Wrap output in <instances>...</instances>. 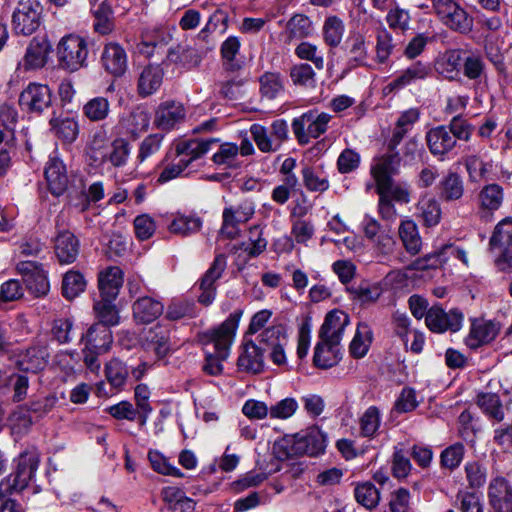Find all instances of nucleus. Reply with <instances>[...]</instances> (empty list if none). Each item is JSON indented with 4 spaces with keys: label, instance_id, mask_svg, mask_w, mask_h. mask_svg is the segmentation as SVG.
I'll return each mask as SVG.
<instances>
[{
    "label": "nucleus",
    "instance_id": "20e7f679",
    "mask_svg": "<svg viewBox=\"0 0 512 512\" xmlns=\"http://www.w3.org/2000/svg\"><path fill=\"white\" fill-rule=\"evenodd\" d=\"M43 22V6L38 0H19L12 14V29L18 35L30 36Z\"/></svg>",
    "mask_w": 512,
    "mask_h": 512
},
{
    "label": "nucleus",
    "instance_id": "393cba45",
    "mask_svg": "<svg viewBox=\"0 0 512 512\" xmlns=\"http://www.w3.org/2000/svg\"><path fill=\"white\" fill-rule=\"evenodd\" d=\"M55 254L62 264L73 263L79 254V240L70 231H61L55 238Z\"/></svg>",
    "mask_w": 512,
    "mask_h": 512
},
{
    "label": "nucleus",
    "instance_id": "6e6d98bb",
    "mask_svg": "<svg viewBox=\"0 0 512 512\" xmlns=\"http://www.w3.org/2000/svg\"><path fill=\"white\" fill-rule=\"evenodd\" d=\"M489 244L492 248L512 246V218L507 217L496 225Z\"/></svg>",
    "mask_w": 512,
    "mask_h": 512
},
{
    "label": "nucleus",
    "instance_id": "f704fd0d",
    "mask_svg": "<svg viewBox=\"0 0 512 512\" xmlns=\"http://www.w3.org/2000/svg\"><path fill=\"white\" fill-rule=\"evenodd\" d=\"M51 131L63 143L74 142L79 134L78 122L71 117H52L49 121Z\"/></svg>",
    "mask_w": 512,
    "mask_h": 512
},
{
    "label": "nucleus",
    "instance_id": "412c9836",
    "mask_svg": "<svg viewBox=\"0 0 512 512\" xmlns=\"http://www.w3.org/2000/svg\"><path fill=\"white\" fill-rule=\"evenodd\" d=\"M185 117V109L175 101L164 102L156 110L154 124L161 130H171Z\"/></svg>",
    "mask_w": 512,
    "mask_h": 512
},
{
    "label": "nucleus",
    "instance_id": "c756f323",
    "mask_svg": "<svg viewBox=\"0 0 512 512\" xmlns=\"http://www.w3.org/2000/svg\"><path fill=\"white\" fill-rule=\"evenodd\" d=\"M163 69L159 65H148L140 73L137 91L141 97L154 94L163 82Z\"/></svg>",
    "mask_w": 512,
    "mask_h": 512
},
{
    "label": "nucleus",
    "instance_id": "ea45409f",
    "mask_svg": "<svg viewBox=\"0 0 512 512\" xmlns=\"http://www.w3.org/2000/svg\"><path fill=\"white\" fill-rule=\"evenodd\" d=\"M399 237L407 250L412 255L418 254L421 250L422 241L418 227L413 220H403L399 226Z\"/></svg>",
    "mask_w": 512,
    "mask_h": 512
},
{
    "label": "nucleus",
    "instance_id": "052dcab7",
    "mask_svg": "<svg viewBox=\"0 0 512 512\" xmlns=\"http://www.w3.org/2000/svg\"><path fill=\"white\" fill-rule=\"evenodd\" d=\"M250 133L260 151L269 153L279 150L278 146L274 144L268 128L260 124H253L250 127Z\"/></svg>",
    "mask_w": 512,
    "mask_h": 512
},
{
    "label": "nucleus",
    "instance_id": "49530a36",
    "mask_svg": "<svg viewBox=\"0 0 512 512\" xmlns=\"http://www.w3.org/2000/svg\"><path fill=\"white\" fill-rule=\"evenodd\" d=\"M354 497L358 504L372 510L379 504L380 492L373 483L363 482L355 486Z\"/></svg>",
    "mask_w": 512,
    "mask_h": 512
},
{
    "label": "nucleus",
    "instance_id": "423d86ee",
    "mask_svg": "<svg viewBox=\"0 0 512 512\" xmlns=\"http://www.w3.org/2000/svg\"><path fill=\"white\" fill-rule=\"evenodd\" d=\"M88 53L86 41L74 34L64 36L57 46L59 64L69 71H77L85 66Z\"/></svg>",
    "mask_w": 512,
    "mask_h": 512
},
{
    "label": "nucleus",
    "instance_id": "603ef678",
    "mask_svg": "<svg viewBox=\"0 0 512 512\" xmlns=\"http://www.w3.org/2000/svg\"><path fill=\"white\" fill-rule=\"evenodd\" d=\"M462 58L459 50H450L437 61L436 69L444 77L453 79L459 72Z\"/></svg>",
    "mask_w": 512,
    "mask_h": 512
},
{
    "label": "nucleus",
    "instance_id": "a211bd4d",
    "mask_svg": "<svg viewBox=\"0 0 512 512\" xmlns=\"http://www.w3.org/2000/svg\"><path fill=\"white\" fill-rule=\"evenodd\" d=\"M499 333L497 323L484 319H475L470 327L468 336L465 338L466 345L476 349L496 338Z\"/></svg>",
    "mask_w": 512,
    "mask_h": 512
},
{
    "label": "nucleus",
    "instance_id": "6e6552de",
    "mask_svg": "<svg viewBox=\"0 0 512 512\" xmlns=\"http://www.w3.org/2000/svg\"><path fill=\"white\" fill-rule=\"evenodd\" d=\"M18 103L23 111L41 115L53 104L52 90L47 84L30 82L21 91Z\"/></svg>",
    "mask_w": 512,
    "mask_h": 512
},
{
    "label": "nucleus",
    "instance_id": "cd10ccee",
    "mask_svg": "<svg viewBox=\"0 0 512 512\" xmlns=\"http://www.w3.org/2000/svg\"><path fill=\"white\" fill-rule=\"evenodd\" d=\"M203 226V220L196 214H184L176 212L172 214V220L168 225L170 233L181 236L189 237L198 233Z\"/></svg>",
    "mask_w": 512,
    "mask_h": 512
},
{
    "label": "nucleus",
    "instance_id": "e2e57ef3",
    "mask_svg": "<svg viewBox=\"0 0 512 512\" xmlns=\"http://www.w3.org/2000/svg\"><path fill=\"white\" fill-rule=\"evenodd\" d=\"M149 123V113L144 109L137 108L126 119V128L131 135L138 136L148 129Z\"/></svg>",
    "mask_w": 512,
    "mask_h": 512
},
{
    "label": "nucleus",
    "instance_id": "b1692460",
    "mask_svg": "<svg viewBox=\"0 0 512 512\" xmlns=\"http://www.w3.org/2000/svg\"><path fill=\"white\" fill-rule=\"evenodd\" d=\"M503 200L502 187L495 183L488 184L480 190L477 196L479 212L482 216L492 215L501 207Z\"/></svg>",
    "mask_w": 512,
    "mask_h": 512
},
{
    "label": "nucleus",
    "instance_id": "13d9d810",
    "mask_svg": "<svg viewBox=\"0 0 512 512\" xmlns=\"http://www.w3.org/2000/svg\"><path fill=\"white\" fill-rule=\"evenodd\" d=\"M447 252L444 251V246L433 253L427 254L422 258L416 259L412 262L407 269L409 270H427V269H436L442 266L447 261Z\"/></svg>",
    "mask_w": 512,
    "mask_h": 512
},
{
    "label": "nucleus",
    "instance_id": "6ab92c4d",
    "mask_svg": "<svg viewBox=\"0 0 512 512\" xmlns=\"http://www.w3.org/2000/svg\"><path fill=\"white\" fill-rule=\"evenodd\" d=\"M49 360V352L46 346L36 345L27 348L17 355V367L26 372L37 373L43 370Z\"/></svg>",
    "mask_w": 512,
    "mask_h": 512
},
{
    "label": "nucleus",
    "instance_id": "c9c22d12",
    "mask_svg": "<svg viewBox=\"0 0 512 512\" xmlns=\"http://www.w3.org/2000/svg\"><path fill=\"white\" fill-rule=\"evenodd\" d=\"M50 52V45L45 39L34 38L27 47L24 65L27 69H37L45 65Z\"/></svg>",
    "mask_w": 512,
    "mask_h": 512
},
{
    "label": "nucleus",
    "instance_id": "1a4fd4ad",
    "mask_svg": "<svg viewBox=\"0 0 512 512\" xmlns=\"http://www.w3.org/2000/svg\"><path fill=\"white\" fill-rule=\"evenodd\" d=\"M255 207L251 201L245 200L237 205H229L223 209L220 236L225 239H236L241 232L240 225L251 219Z\"/></svg>",
    "mask_w": 512,
    "mask_h": 512
},
{
    "label": "nucleus",
    "instance_id": "4468645a",
    "mask_svg": "<svg viewBox=\"0 0 512 512\" xmlns=\"http://www.w3.org/2000/svg\"><path fill=\"white\" fill-rule=\"evenodd\" d=\"M101 62L104 69L114 77L122 76L128 67V57L125 49L118 43L111 42L105 45Z\"/></svg>",
    "mask_w": 512,
    "mask_h": 512
},
{
    "label": "nucleus",
    "instance_id": "473e14b6",
    "mask_svg": "<svg viewBox=\"0 0 512 512\" xmlns=\"http://www.w3.org/2000/svg\"><path fill=\"white\" fill-rule=\"evenodd\" d=\"M104 373L107 382L115 392L122 391L127 383L130 369L119 358H112L105 364Z\"/></svg>",
    "mask_w": 512,
    "mask_h": 512
},
{
    "label": "nucleus",
    "instance_id": "680f3d73",
    "mask_svg": "<svg viewBox=\"0 0 512 512\" xmlns=\"http://www.w3.org/2000/svg\"><path fill=\"white\" fill-rule=\"evenodd\" d=\"M259 343L263 345L262 351L278 346V344H287L288 339L282 326H271L259 334Z\"/></svg>",
    "mask_w": 512,
    "mask_h": 512
},
{
    "label": "nucleus",
    "instance_id": "bf43d9fd",
    "mask_svg": "<svg viewBox=\"0 0 512 512\" xmlns=\"http://www.w3.org/2000/svg\"><path fill=\"white\" fill-rule=\"evenodd\" d=\"M478 405L490 418L497 422L504 419V412L499 397L496 394L486 393L478 396Z\"/></svg>",
    "mask_w": 512,
    "mask_h": 512
},
{
    "label": "nucleus",
    "instance_id": "aec40b11",
    "mask_svg": "<svg viewBox=\"0 0 512 512\" xmlns=\"http://www.w3.org/2000/svg\"><path fill=\"white\" fill-rule=\"evenodd\" d=\"M430 72L431 69L428 64L417 61L407 67L399 76L387 84L383 91L385 94H389L395 90L402 89L416 81L424 80L429 76Z\"/></svg>",
    "mask_w": 512,
    "mask_h": 512
},
{
    "label": "nucleus",
    "instance_id": "4c0bfd02",
    "mask_svg": "<svg viewBox=\"0 0 512 512\" xmlns=\"http://www.w3.org/2000/svg\"><path fill=\"white\" fill-rule=\"evenodd\" d=\"M418 109L411 108L404 111L398 118L393 135L388 144V149L395 150L397 145L401 142L405 134L412 129L413 125L419 120Z\"/></svg>",
    "mask_w": 512,
    "mask_h": 512
},
{
    "label": "nucleus",
    "instance_id": "8fccbe9b",
    "mask_svg": "<svg viewBox=\"0 0 512 512\" xmlns=\"http://www.w3.org/2000/svg\"><path fill=\"white\" fill-rule=\"evenodd\" d=\"M8 423L13 434L27 433L33 425V418L28 407L25 404L18 406L9 416Z\"/></svg>",
    "mask_w": 512,
    "mask_h": 512
},
{
    "label": "nucleus",
    "instance_id": "de8ad7c7",
    "mask_svg": "<svg viewBox=\"0 0 512 512\" xmlns=\"http://www.w3.org/2000/svg\"><path fill=\"white\" fill-rule=\"evenodd\" d=\"M382 420V414L378 407L370 406L359 418L360 434L363 437L373 438L376 436Z\"/></svg>",
    "mask_w": 512,
    "mask_h": 512
},
{
    "label": "nucleus",
    "instance_id": "f257e3e1",
    "mask_svg": "<svg viewBox=\"0 0 512 512\" xmlns=\"http://www.w3.org/2000/svg\"><path fill=\"white\" fill-rule=\"evenodd\" d=\"M242 312L236 311L219 326L198 334V341L205 353L203 370L211 376L223 372V362L229 357Z\"/></svg>",
    "mask_w": 512,
    "mask_h": 512
},
{
    "label": "nucleus",
    "instance_id": "79ce46f5",
    "mask_svg": "<svg viewBox=\"0 0 512 512\" xmlns=\"http://www.w3.org/2000/svg\"><path fill=\"white\" fill-rule=\"evenodd\" d=\"M82 112L91 122L104 121L111 112L110 102L103 96L93 97L83 105Z\"/></svg>",
    "mask_w": 512,
    "mask_h": 512
},
{
    "label": "nucleus",
    "instance_id": "bb28decb",
    "mask_svg": "<svg viewBox=\"0 0 512 512\" xmlns=\"http://www.w3.org/2000/svg\"><path fill=\"white\" fill-rule=\"evenodd\" d=\"M163 304L149 296L139 297L132 305L133 317L138 323L148 324L163 313Z\"/></svg>",
    "mask_w": 512,
    "mask_h": 512
},
{
    "label": "nucleus",
    "instance_id": "a18cd8bd",
    "mask_svg": "<svg viewBox=\"0 0 512 512\" xmlns=\"http://www.w3.org/2000/svg\"><path fill=\"white\" fill-rule=\"evenodd\" d=\"M115 299L100 297L94 303V312L103 326H115L119 323V313L114 304Z\"/></svg>",
    "mask_w": 512,
    "mask_h": 512
},
{
    "label": "nucleus",
    "instance_id": "5fc2aeb1",
    "mask_svg": "<svg viewBox=\"0 0 512 512\" xmlns=\"http://www.w3.org/2000/svg\"><path fill=\"white\" fill-rule=\"evenodd\" d=\"M368 59V52L365 39L361 35L355 36L347 52V62L350 68L365 66Z\"/></svg>",
    "mask_w": 512,
    "mask_h": 512
},
{
    "label": "nucleus",
    "instance_id": "7ed1b4c3",
    "mask_svg": "<svg viewBox=\"0 0 512 512\" xmlns=\"http://www.w3.org/2000/svg\"><path fill=\"white\" fill-rule=\"evenodd\" d=\"M324 437L318 430H312L305 436L283 438L274 444V451L280 459L301 454L315 455L324 450Z\"/></svg>",
    "mask_w": 512,
    "mask_h": 512
},
{
    "label": "nucleus",
    "instance_id": "f8f14e48",
    "mask_svg": "<svg viewBox=\"0 0 512 512\" xmlns=\"http://www.w3.org/2000/svg\"><path fill=\"white\" fill-rule=\"evenodd\" d=\"M23 275L27 289L36 297L44 296L49 291V282L45 271L33 261H22L17 265Z\"/></svg>",
    "mask_w": 512,
    "mask_h": 512
},
{
    "label": "nucleus",
    "instance_id": "4be33fe9",
    "mask_svg": "<svg viewBox=\"0 0 512 512\" xmlns=\"http://www.w3.org/2000/svg\"><path fill=\"white\" fill-rule=\"evenodd\" d=\"M123 281V271L117 266H111L101 271L98 277L100 297L116 299Z\"/></svg>",
    "mask_w": 512,
    "mask_h": 512
},
{
    "label": "nucleus",
    "instance_id": "338daca9",
    "mask_svg": "<svg viewBox=\"0 0 512 512\" xmlns=\"http://www.w3.org/2000/svg\"><path fill=\"white\" fill-rule=\"evenodd\" d=\"M57 403V396L55 394H49L43 398L33 399L25 405L28 407L31 414L35 415L37 419H41L51 412Z\"/></svg>",
    "mask_w": 512,
    "mask_h": 512
},
{
    "label": "nucleus",
    "instance_id": "e433bc0d",
    "mask_svg": "<svg viewBox=\"0 0 512 512\" xmlns=\"http://www.w3.org/2000/svg\"><path fill=\"white\" fill-rule=\"evenodd\" d=\"M437 188L439 197L446 202L459 200L464 194L463 181L456 172L444 176Z\"/></svg>",
    "mask_w": 512,
    "mask_h": 512
},
{
    "label": "nucleus",
    "instance_id": "09e8293b",
    "mask_svg": "<svg viewBox=\"0 0 512 512\" xmlns=\"http://www.w3.org/2000/svg\"><path fill=\"white\" fill-rule=\"evenodd\" d=\"M260 93L267 99H275L284 91V81L280 73L265 72L260 78Z\"/></svg>",
    "mask_w": 512,
    "mask_h": 512
},
{
    "label": "nucleus",
    "instance_id": "a19ab883",
    "mask_svg": "<svg viewBox=\"0 0 512 512\" xmlns=\"http://www.w3.org/2000/svg\"><path fill=\"white\" fill-rule=\"evenodd\" d=\"M130 155V145L123 138H117L111 142L105 153H101V162H109L114 167H122L127 163Z\"/></svg>",
    "mask_w": 512,
    "mask_h": 512
},
{
    "label": "nucleus",
    "instance_id": "0e129e2a",
    "mask_svg": "<svg viewBox=\"0 0 512 512\" xmlns=\"http://www.w3.org/2000/svg\"><path fill=\"white\" fill-rule=\"evenodd\" d=\"M466 480L472 489L482 487L487 480V469L478 461L467 462L464 466Z\"/></svg>",
    "mask_w": 512,
    "mask_h": 512
},
{
    "label": "nucleus",
    "instance_id": "2f4dec72",
    "mask_svg": "<svg viewBox=\"0 0 512 512\" xmlns=\"http://www.w3.org/2000/svg\"><path fill=\"white\" fill-rule=\"evenodd\" d=\"M341 359L340 344H333L320 339L314 351L313 362L322 369L335 366Z\"/></svg>",
    "mask_w": 512,
    "mask_h": 512
},
{
    "label": "nucleus",
    "instance_id": "9d476101",
    "mask_svg": "<svg viewBox=\"0 0 512 512\" xmlns=\"http://www.w3.org/2000/svg\"><path fill=\"white\" fill-rule=\"evenodd\" d=\"M435 13L450 29L466 33L472 30L473 18L454 0H431Z\"/></svg>",
    "mask_w": 512,
    "mask_h": 512
},
{
    "label": "nucleus",
    "instance_id": "dca6fc26",
    "mask_svg": "<svg viewBox=\"0 0 512 512\" xmlns=\"http://www.w3.org/2000/svg\"><path fill=\"white\" fill-rule=\"evenodd\" d=\"M400 167V156L395 150L374 159L371 166V174L376 182V187L384 186L386 182L392 180V176L397 174Z\"/></svg>",
    "mask_w": 512,
    "mask_h": 512
},
{
    "label": "nucleus",
    "instance_id": "c85d7f7f",
    "mask_svg": "<svg viewBox=\"0 0 512 512\" xmlns=\"http://www.w3.org/2000/svg\"><path fill=\"white\" fill-rule=\"evenodd\" d=\"M237 365L240 370L247 373H261L264 368L262 348L253 342H246L243 345V351L238 358Z\"/></svg>",
    "mask_w": 512,
    "mask_h": 512
},
{
    "label": "nucleus",
    "instance_id": "4d7b16f0",
    "mask_svg": "<svg viewBox=\"0 0 512 512\" xmlns=\"http://www.w3.org/2000/svg\"><path fill=\"white\" fill-rule=\"evenodd\" d=\"M286 28L290 40L306 38L310 36L313 31L311 20L302 14L294 15L287 22Z\"/></svg>",
    "mask_w": 512,
    "mask_h": 512
},
{
    "label": "nucleus",
    "instance_id": "9b49d317",
    "mask_svg": "<svg viewBox=\"0 0 512 512\" xmlns=\"http://www.w3.org/2000/svg\"><path fill=\"white\" fill-rule=\"evenodd\" d=\"M463 314L457 309L446 312L438 305L432 306L426 314L425 323L434 333L457 332L462 327Z\"/></svg>",
    "mask_w": 512,
    "mask_h": 512
},
{
    "label": "nucleus",
    "instance_id": "c03bdc74",
    "mask_svg": "<svg viewBox=\"0 0 512 512\" xmlns=\"http://www.w3.org/2000/svg\"><path fill=\"white\" fill-rule=\"evenodd\" d=\"M239 146L235 143L225 142L220 144L217 152L212 156V161L217 166L224 168H238Z\"/></svg>",
    "mask_w": 512,
    "mask_h": 512
},
{
    "label": "nucleus",
    "instance_id": "f3484780",
    "mask_svg": "<svg viewBox=\"0 0 512 512\" xmlns=\"http://www.w3.org/2000/svg\"><path fill=\"white\" fill-rule=\"evenodd\" d=\"M488 497L496 512H512V487L506 479L494 478L488 487Z\"/></svg>",
    "mask_w": 512,
    "mask_h": 512
},
{
    "label": "nucleus",
    "instance_id": "0eeeda50",
    "mask_svg": "<svg viewBox=\"0 0 512 512\" xmlns=\"http://www.w3.org/2000/svg\"><path fill=\"white\" fill-rule=\"evenodd\" d=\"M331 118L328 113L308 111L292 121L293 133L300 144H308L327 131Z\"/></svg>",
    "mask_w": 512,
    "mask_h": 512
},
{
    "label": "nucleus",
    "instance_id": "774afa93",
    "mask_svg": "<svg viewBox=\"0 0 512 512\" xmlns=\"http://www.w3.org/2000/svg\"><path fill=\"white\" fill-rule=\"evenodd\" d=\"M464 446L456 443L444 449L440 456L441 466L449 470L457 468L464 457Z\"/></svg>",
    "mask_w": 512,
    "mask_h": 512
},
{
    "label": "nucleus",
    "instance_id": "a878e982",
    "mask_svg": "<svg viewBox=\"0 0 512 512\" xmlns=\"http://www.w3.org/2000/svg\"><path fill=\"white\" fill-rule=\"evenodd\" d=\"M203 53L192 46L177 45L168 50L166 60L190 70L200 65Z\"/></svg>",
    "mask_w": 512,
    "mask_h": 512
},
{
    "label": "nucleus",
    "instance_id": "39448f33",
    "mask_svg": "<svg viewBox=\"0 0 512 512\" xmlns=\"http://www.w3.org/2000/svg\"><path fill=\"white\" fill-rule=\"evenodd\" d=\"M83 340L85 341L84 364L90 372L98 374L101 368L98 355L109 350L112 341L111 333L107 328L101 329L99 324H94L88 329Z\"/></svg>",
    "mask_w": 512,
    "mask_h": 512
},
{
    "label": "nucleus",
    "instance_id": "864d4df0",
    "mask_svg": "<svg viewBox=\"0 0 512 512\" xmlns=\"http://www.w3.org/2000/svg\"><path fill=\"white\" fill-rule=\"evenodd\" d=\"M86 287L84 276L78 271H69L64 275L62 292L66 299L72 300L80 295Z\"/></svg>",
    "mask_w": 512,
    "mask_h": 512
},
{
    "label": "nucleus",
    "instance_id": "58836bf2",
    "mask_svg": "<svg viewBox=\"0 0 512 512\" xmlns=\"http://www.w3.org/2000/svg\"><path fill=\"white\" fill-rule=\"evenodd\" d=\"M373 333L366 323H359L355 335L350 343L349 351L354 358H363L372 343Z\"/></svg>",
    "mask_w": 512,
    "mask_h": 512
},
{
    "label": "nucleus",
    "instance_id": "5701e85b",
    "mask_svg": "<svg viewBox=\"0 0 512 512\" xmlns=\"http://www.w3.org/2000/svg\"><path fill=\"white\" fill-rule=\"evenodd\" d=\"M44 175L48 183L49 190L60 195L67 187L68 177L66 167L58 157H50L45 166Z\"/></svg>",
    "mask_w": 512,
    "mask_h": 512
},
{
    "label": "nucleus",
    "instance_id": "ddd939ff",
    "mask_svg": "<svg viewBox=\"0 0 512 512\" xmlns=\"http://www.w3.org/2000/svg\"><path fill=\"white\" fill-rule=\"evenodd\" d=\"M350 322L348 314L343 311H330L324 320L320 330L319 339L328 341L333 344H340L344 330Z\"/></svg>",
    "mask_w": 512,
    "mask_h": 512
},
{
    "label": "nucleus",
    "instance_id": "2eb2a0df",
    "mask_svg": "<svg viewBox=\"0 0 512 512\" xmlns=\"http://www.w3.org/2000/svg\"><path fill=\"white\" fill-rule=\"evenodd\" d=\"M425 139L429 151L436 157H444L456 146V140L446 125L430 129L426 133Z\"/></svg>",
    "mask_w": 512,
    "mask_h": 512
},
{
    "label": "nucleus",
    "instance_id": "7c9ffc66",
    "mask_svg": "<svg viewBox=\"0 0 512 512\" xmlns=\"http://www.w3.org/2000/svg\"><path fill=\"white\" fill-rule=\"evenodd\" d=\"M91 12L93 15V28L96 33L108 35L114 30V13L109 0L94 6Z\"/></svg>",
    "mask_w": 512,
    "mask_h": 512
},
{
    "label": "nucleus",
    "instance_id": "f03ea898",
    "mask_svg": "<svg viewBox=\"0 0 512 512\" xmlns=\"http://www.w3.org/2000/svg\"><path fill=\"white\" fill-rule=\"evenodd\" d=\"M39 461V455L34 450L21 453L15 473L2 479L0 482V499L25 489L32 480Z\"/></svg>",
    "mask_w": 512,
    "mask_h": 512
},
{
    "label": "nucleus",
    "instance_id": "72a5a7b5",
    "mask_svg": "<svg viewBox=\"0 0 512 512\" xmlns=\"http://www.w3.org/2000/svg\"><path fill=\"white\" fill-rule=\"evenodd\" d=\"M218 141L219 139L217 138H210L207 140L191 139L181 141L176 145V154L181 156V158H186V160H189L190 164L192 161L207 153L210 150L211 145L217 143Z\"/></svg>",
    "mask_w": 512,
    "mask_h": 512
},
{
    "label": "nucleus",
    "instance_id": "37998d69",
    "mask_svg": "<svg viewBox=\"0 0 512 512\" xmlns=\"http://www.w3.org/2000/svg\"><path fill=\"white\" fill-rule=\"evenodd\" d=\"M419 216L427 227L436 226L441 219V207L439 202L429 196L422 197L417 205Z\"/></svg>",
    "mask_w": 512,
    "mask_h": 512
},
{
    "label": "nucleus",
    "instance_id": "3c124183",
    "mask_svg": "<svg viewBox=\"0 0 512 512\" xmlns=\"http://www.w3.org/2000/svg\"><path fill=\"white\" fill-rule=\"evenodd\" d=\"M345 26L337 16H329L323 24V37L327 45L337 47L343 38Z\"/></svg>",
    "mask_w": 512,
    "mask_h": 512
},
{
    "label": "nucleus",
    "instance_id": "69168bd1",
    "mask_svg": "<svg viewBox=\"0 0 512 512\" xmlns=\"http://www.w3.org/2000/svg\"><path fill=\"white\" fill-rule=\"evenodd\" d=\"M163 135L156 133L145 137L139 145L136 160L143 163L155 155L161 148Z\"/></svg>",
    "mask_w": 512,
    "mask_h": 512
}]
</instances>
